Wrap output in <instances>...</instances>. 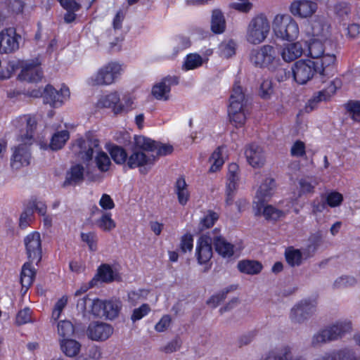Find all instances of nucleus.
I'll list each match as a JSON object with an SVG mask.
<instances>
[{"label": "nucleus", "mask_w": 360, "mask_h": 360, "mask_svg": "<svg viewBox=\"0 0 360 360\" xmlns=\"http://www.w3.org/2000/svg\"><path fill=\"white\" fill-rule=\"evenodd\" d=\"M20 121L26 124V131H21L18 138L20 143L12 148L10 165L14 171L20 170L30 164L32 158L30 146L33 141L34 131L37 126L35 118L30 115L20 117Z\"/></svg>", "instance_id": "nucleus-1"}, {"label": "nucleus", "mask_w": 360, "mask_h": 360, "mask_svg": "<svg viewBox=\"0 0 360 360\" xmlns=\"http://www.w3.org/2000/svg\"><path fill=\"white\" fill-rule=\"evenodd\" d=\"M309 54L315 59L319 74L330 77L336 72V56L335 44L330 40L313 38L309 45Z\"/></svg>", "instance_id": "nucleus-2"}, {"label": "nucleus", "mask_w": 360, "mask_h": 360, "mask_svg": "<svg viewBox=\"0 0 360 360\" xmlns=\"http://www.w3.org/2000/svg\"><path fill=\"white\" fill-rule=\"evenodd\" d=\"M246 103L241 86L236 82L229 98L228 113L230 122L236 127H242L245 122L248 114Z\"/></svg>", "instance_id": "nucleus-3"}, {"label": "nucleus", "mask_w": 360, "mask_h": 360, "mask_svg": "<svg viewBox=\"0 0 360 360\" xmlns=\"http://www.w3.org/2000/svg\"><path fill=\"white\" fill-rule=\"evenodd\" d=\"M352 330V323L349 320H339L315 333L311 338V345L319 347L341 339Z\"/></svg>", "instance_id": "nucleus-4"}, {"label": "nucleus", "mask_w": 360, "mask_h": 360, "mask_svg": "<svg viewBox=\"0 0 360 360\" xmlns=\"http://www.w3.org/2000/svg\"><path fill=\"white\" fill-rule=\"evenodd\" d=\"M272 27L276 37L281 40L293 41L299 36L298 24L288 14L276 15L272 22Z\"/></svg>", "instance_id": "nucleus-5"}, {"label": "nucleus", "mask_w": 360, "mask_h": 360, "mask_svg": "<svg viewBox=\"0 0 360 360\" xmlns=\"http://www.w3.org/2000/svg\"><path fill=\"white\" fill-rule=\"evenodd\" d=\"M270 32V23L264 14H258L251 19L246 29L248 43L258 45L265 41Z\"/></svg>", "instance_id": "nucleus-6"}, {"label": "nucleus", "mask_w": 360, "mask_h": 360, "mask_svg": "<svg viewBox=\"0 0 360 360\" xmlns=\"http://www.w3.org/2000/svg\"><path fill=\"white\" fill-rule=\"evenodd\" d=\"M251 63L256 67L275 70L281 65V60L275 47L266 44L254 49L250 54Z\"/></svg>", "instance_id": "nucleus-7"}, {"label": "nucleus", "mask_w": 360, "mask_h": 360, "mask_svg": "<svg viewBox=\"0 0 360 360\" xmlns=\"http://www.w3.org/2000/svg\"><path fill=\"white\" fill-rule=\"evenodd\" d=\"M99 145V141L94 136L87 134L75 141L71 152L79 160L89 162L94 158V153L98 151Z\"/></svg>", "instance_id": "nucleus-8"}, {"label": "nucleus", "mask_w": 360, "mask_h": 360, "mask_svg": "<svg viewBox=\"0 0 360 360\" xmlns=\"http://www.w3.org/2000/svg\"><path fill=\"white\" fill-rule=\"evenodd\" d=\"M122 65L116 62H110L102 66L88 79L91 86H108L115 82L121 75Z\"/></svg>", "instance_id": "nucleus-9"}, {"label": "nucleus", "mask_w": 360, "mask_h": 360, "mask_svg": "<svg viewBox=\"0 0 360 360\" xmlns=\"http://www.w3.org/2000/svg\"><path fill=\"white\" fill-rule=\"evenodd\" d=\"M292 72L295 80L300 84H306L314 76L319 74L316 63L309 59H301L294 63Z\"/></svg>", "instance_id": "nucleus-10"}, {"label": "nucleus", "mask_w": 360, "mask_h": 360, "mask_svg": "<svg viewBox=\"0 0 360 360\" xmlns=\"http://www.w3.org/2000/svg\"><path fill=\"white\" fill-rule=\"evenodd\" d=\"M104 300L98 298H91L85 295L77 300V309L81 311L84 316H92L94 318H103L105 316Z\"/></svg>", "instance_id": "nucleus-11"}, {"label": "nucleus", "mask_w": 360, "mask_h": 360, "mask_svg": "<svg viewBox=\"0 0 360 360\" xmlns=\"http://www.w3.org/2000/svg\"><path fill=\"white\" fill-rule=\"evenodd\" d=\"M316 311V305L315 302L302 300L291 309L290 319L295 323H303L311 317Z\"/></svg>", "instance_id": "nucleus-12"}, {"label": "nucleus", "mask_w": 360, "mask_h": 360, "mask_svg": "<svg viewBox=\"0 0 360 360\" xmlns=\"http://www.w3.org/2000/svg\"><path fill=\"white\" fill-rule=\"evenodd\" d=\"M28 259L38 264L42 256L41 240L39 233L34 231L28 234L24 239Z\"/></svg>", "instance_id": "nucleus-13"}, {"label": "nucleus", "mask_w": 360, "mask_h": 360, "mask_svg": "<svg viewBox=\"0 0 360 360\" xmlns=\"http://www.w3.org/2000/svg\"><path fill=\"white\" fill-rule=\"evenodd\" d=\"M20 36L13 27L6 28L0 32V53H11L19 49Z\"/></svg>", "instance_id": "nucleus-14"}, {"label": "nucleus", "mask_w": 360, "mask_h": 360, "mask_svg": "<svg viewBox=\"0 0 360 360\" xmlns=\"http://www.w3.org/2000/svg\"><path fill=\"white\" fill-rule=\"evenodd\" d=\"M70 94L69 89L65 86H63L60 91H57L52 86L47 85L44 91V102L52 107L58 108L69 98Z\"/></svg>", "instance_id": "nucleus-15"}, {"label": "nucleus", "mask_w": 360, "mask_h": 360, "mask_svg": "<svg viewBox=\"0 0 360 360\" xmlns=\"http://www.w3.org/2000/svg\"><path fill=\"white\" fill-rule=\"evenodd\" d=\"M38 59L32 61H23L21 64V72L18 78L29 82H37L42 78V72Z\"/></svg>", "instance_id": "nucleus-16"}, {"label": "nucleus", "mask_w": 360, "mask_h": 360, "mask_svg": "<svg viewBox=\"0 0 360 360\" xmlns=\"http://www.w3.org/2000/svg\"><path fill=\"white\" fill-rule=\"evenodd\" d=\"M212 243H213V240L211 232L203 234L199 238L195 253L199 264H205L212 258Z\"/></svg>", "instance_id": "nucleus-17"}, {"label": "nucleus", "mask_w": 360, "mask_h": 360, "mask_svg": "<svg viewBox=\"0 0 360 360\" xmlns=\"http://www.w3.org/2000/svg\"><path fill=\"white\" fill-rule=\"evenodd\" d=\"M178 83L179 79L176 77H165L153 85L151 94L158 100L167 101L169 98L172 86L176 85Z\"/></svg>", "instance_id": "nucleus-18"}, {"label": "nucleus", "mask_w": 360, "mask_h": 360, "mask_svg": "<svg viewBox=\"0 0 360 360\" xmlns=\"http://www.w3.org/2000/svg\"><path fill=\"white\" fill-rule=\"evenodd\" d=\"M156 158L154 155H147L142 151L134 150L128 158L127 165L130 169L140 168L141 172H146V167H150L155 162Z\"/></svg>", "instance_id": "nucleus-19"}, {"label": "nucleus", "mask_w": 360, "mask_h": 360, "mask_svg": "<svg viewBox=\"0 0 360 360\" xmlns=\"http://www.w3.org/2000/svg\"><path fill=\"white\" fill-rule=\"evenodd\" d=\"M211 234L216 252L224 258L231 257L235 252L234 245L221 236L217 229L211 231Z\"/></svg>", "instance_id": "nucleus-20"}, {"label": "nucleus", "mask_w": 360, "mask_h": 360, "mask_svg": "<svg viewBox=\"0 0 360 360\" xmlns=\"http://www.w3.org/2000/svg\"><path fill=\"white\" fill-rule=\"evenodd\" d=\"M317 4L309 0L294 1L290 7V13L300 18H308L311 16L317 10Z\"/></svg>", "instance_id": "nucleus-21"}, {"label": "nucleus", "mask_w": 360, "mask_h": 360, "mask_svg": "<svg viewBox=\"0 0 360 360\" xmlns=\"http://www.w3.org/2000/svg\"><path fill=\"white\" fill-rule=\"evenodd\" d=\"M113 333L111 326L105 323H92L87 330L88 337L95 341H103L107 340Z\"/></svg>", "instance_id": "nucleus-22"}, {"label": "nucleus", "mask_w": 360, "mask_h": 360, "mask_svg": "<svg viewBox=\"0 0 360 360\" xmlns=\"http://www.w3.org/2000/svg\"><path fill=\"white\" fill-rule=\"evenodd\" d=\"M248 163L253 167L259 168L264 166L266 158L262 148L256 144H250L245 152Z\"/></svg>", "instance_id": "nucleus-23"}, {"label": "nucleus", "mask_w": 360, "mask_h": 360, "mask_svg": "<svg viewBox=\"0 0 360 360\" xmlns=\"http://www.w3.org/2000/svg\"><path fill=\"white\" fill-rule=\"evenodd\" d=\"M304 53L302 44L300 41L284 44L281 49V56L285 62H292L300 58Z\"/></svg>", "instance_id": "nucleus-24"}, {"label": "nucleus", "mask_w": 360, "mask_h": 360, "mask_svg": "<svg viewBox=\"0 0 360 360\" xmlns=\"http://www.w3.org/2000/svg\"><path fill=\"white\" fill-rule=\"evenodd\" d=\"M341 86L342 82L340 79L336 78L333 80L326 89L319 91L316 96H314V98L309 101L307 105V110L310 108V110H312L317 103L322 101H327L335 93L338 89L341 87Z\"/></svg>", "instance_id": "nucleus-25"}, {"label": "nucleus", "mask_w": 360, "mask_h": 360, "mask_svg": "<svg viewBox=\"0 0 360 360\" xmlns=\"http://www.w3.org/2000/svg\"><path fill=\"white\" fill-rule=\"evenodd\" d=\"M120 98L117 92H112L109 94L101 96L97 102L98 108H112L115 114L123 112L122 104L120 103Z\"/></svg>", "instance_id": "nucleus-26"}, {"label": "nucleus", "mask_w": 360, "mask_h": 360, "mask_svg": "<svg viewBox=\"0 0 360 360\" xmlns=\"http://www.w3.org/2000/svg\"><path fill=\"white\" fill-rule=\"evenodd\" d=\"M285 257L288 264L293 267L301 265L304 260L311 257V254H309L305 249L300 250L290 247L285 250Z\"/></svg>", "instance_id": "nucleus-27"}, {"label": "nucleus", "mask_w": 360, "mask_h": 360, "mask_svg": "<svg viewBox=\"0 0 360 360\" xmlns=\"http://www.w3.org/2000/svg\"><path fill=\"white\" fill-rule=\"evenodd\" d=\"M275 188L274 179L272 178L265 179L256 193V198L260 203L267 201L274 195Z\"/></svg>", "instance_id": "nucleus-28"}, {"label": "nucleus", "mask_w": 360, "mask_h": 360, "mask_svg": "<svg viewBox=\"0 0 360 360\" xmlns=\"http://www.w3.org/2000/svg\"><path fill=\"white\" fill-rule=\"evenodd\" d=\"M32 263L30 260L25 262L20 273V283L25 290L32 285L36 274L35 269L32 266Z\"/></svg>", "instance_id": "nucleus-29"}, {"label": "nucleus", "mask_w": 360, "mask_h": 360, "mask_svg": "<svg viewBox=\"0 0 360 360\" xmlns=\"http://www.w3.org/2000/svg\"><path fill=\"white\" fill-rule=\"evenodd\" d=\"M60 345L61 351L68 357L76 356L81 350V344L73 339L64 338L60 340Z\"/></svg>", "instance_id": "nucleus-30"}, {"label": "nucleus", "mask_w": 360, "mask_h": 360, "mask_svg": "<svg viewBox=\"0 0 360 360\" xmlns=\"http://www.w3.org/2000/svg\"><path fill=\"white\" fill-rule=\"evenodd\" d=\"M84 167L80 165L72 166L70 171L67 172L64 186L76 185L83 181Z\"/></svg>", "instance_id": "nucleus-31"}, {"label": "nucleus", "mask_w": 360, "mask_h": 360, "mask_svg": "<svg viewBox=\"0 0 360 360\" xmlns=\"http://www.w3.org/2000/svg\"><path fill=\"white\" fill-rule=\"evenodd\" d=\"M311 33L314 38L321 40H330V26L321 20H315L311 24Z\"/></svg>", "instance_id": "nucleus-32"}, {"label": "nucleus", "mask_w": 360, "mask_h": 360, "mask_svg": "<svg viewBox=\"0 0 360 360\" xmlns=\"http://www.w3.org/2000/svg\"><path fill=\"white\" fill-rule=\"evenodd\" d=\"M238 270L246 274H258L262 269V265L260 262L255 260H243L238 264Z\"/></svg>", "instance_id": "nucleus-33"}, {"label": "nucleus", "mask_w": 360, "mask_h": 360, "mask_svg": "<svg viewBox=\"0 0 360 360\" xmlns=\"http://www.w3.org/2000/svg\"><path fill=\"white\" fill-rule=\"evenodd\" d=\"M117 276V272L109 264H104L98 267L97 274L94 278H97L98 282L101 281L102 282L109 283L114 281Z\"/></svg>", "instance_id": "nucleus-34"}, {"label": "nucleus", "mask_w": 360, "mask_h": 360, "mask_svg": "<svg viewBox=\"0 0 360 360\" xmlns=\"http://www.w3.org/2000/svg\"><path fill=\"white\" fill-rule=\"evenodd\" d=\"M239 182V167L236 163L229 165L226 188L237 190Z\"/></svg>", "instance_id": "nucleus-35"}, {"label": "nucleus", "mask_w": 360, "mask_h": 360, "mask_svg": "<svg viewBox=\"0 0 360 360\" xmlns=\"http://www.w3.org/2000/svg\"><path fill=\"white\" fill-rule=\"evenodd\" d=\"M207 58H202L198 53H190L186 57L182 68L184 70H191L198 68L204 63L207 61Z\"/></svg>", "instance_id": "nucleus-36"}, {"label": "nucleus", "mask_w": 360, "mask_h": 360, "mask_svg": "<svg viewBox=\"0 0 360 360\" xmlns=\"http://www.w3.org/2000/svg\"><path fill=\"white\" fill-rule=\"evenodd\" d=\"M211 29L217 34L222 33L225 30V19L220 10L215 9L212 12Z\"/></svg>", "instance_id": "nucleus-37"}, {"label": "nucleus", "mask_w": 360, "mask_h": 360, "mask_svg": "<svg viewBox=\"0 0 360 360\" xmlns=\"http://www.w3.org/2000/svg\"><path fill=\"white\" fill-rule=\"evenodd\" d=\"M175 193L177 195L179 202L182 205H186L189 199V193L184 179L179 178L176 180Z\"/></svg>", "instance_id": "nucleus-38"}, {"label": "nucleus", "mask_w": 360, "mask_h": 360, "mask_svg": "<svg viewBox=\"0 0 360 360\" xmlns=\"http://www.w3.org/2000/svg\"><path fill=\"white\" fill-rule=\"evenodd\" d=\"M94 157L96 165L100 171L106 172L109 169L111 163L110 159L108 154L102 150L100 146L98 147V151L94 153Z\"/></svg>", "instance_id": "nucleus-39"}, {"label": "nucleus", "mask_w": 360, "mask_h": 360, "mask_svg": "<svg viewBox=\"0 0 360 360\" xmlns=\"http://www.w3.org/2000/svg\"><path fill=\"white\" fill-rule=\"evenodd\" d=\"M70 135L67 130H63L55 133L50 143V148L53 150H57L63 147L66 141L69 139Z\"/></svg>", "instance_id": "nucleus-40"}, {"label": "nucleus", "mask_w": 360, "mask_h": 360, "mask_svg": "<svg viewBox=\"0 0 360 360\" xmlns=\"http://www.w3.org/2000/svg\"><path fill=\"white\" fill-rule=\"evenodd\" d=\"M134 145L136 149L153 153L156 141L143 136H138L134 138Z\"/></svg>", "instance_id": "nucleus-41"}, {"label": "nucleus", "mask_w": 360, "mask_h": 360, "mask_svg": "<svg viewBox=\"0 0 360 360\" xmlns=\"http://www.w3.org/2000/svg\"><path fill=\"white\" fill-rule=\"evenodd\" d=\"M96 225L103 231L109 232L115 228L116 223L110 213H103L101 217L96 221Z\"/></svg>", "instance_id": "nucleus-42"}, {"label": "nucleus", "mask_w": 360, "mask_h": 360, "mask_svg": "<svg viewBox=\"0 0 360 360\" xmlns=\"http://www.w3.org/2000/svg\"><path fill=\"white\" fill-rule=\"evenodd\" d=\"M336 360H360L354 348L345 347L335 349Z\"/></svg>", "instance_id": "nucleus-43"}, {"label": "nucleus", "mask_w": 360, "mask_h": 360, "mask_svg": "<svg viewBox=\"0 0 360 360\" xmlns=\"http://www.w3.org/2000/svg\"><path fill=\"white\" fill-rule=\"evenodd\" d=\"M120 309L121 305L120 302L104 300L103 310L105 311V318L108 319L116 318L119 314Z\"/></svg>", "instance_id": "nucleus-44"}, {"label": "nucleus", "mask_w": 360, "mask_h": 360, "mask_svg": "<svg viewBox=\"0 0 360 360\" xmlns=\"http://www.w3.org/2000/svg\"><path fill=\"white\" fill-rule=\"evenodd\" d=\"M223 150L224 148L219 147L212 154L210 158V162L211 163L210 171L211 172H215L218 171L224 165V161L221 156Z\"/></svg>", "instance_id": "nucleus-45"}, {"label": "nucleus", "mask_w": 360, "mask_h": 360, "mask_svg": "<svg viewBox=\"0 0 360 360\" xmlns=\"http://www.w3.org/2000/svg\"><path fill=\"white\" fill-rule=\"evenodd\" d=\"M318 184L315 179L311 178H302L299 181L300 195L312 194L314 193L315 186Z\"/></svg>", "instance_id": "nucleus-46"}, {"label": "nucleus", "mask_w": 360, "mask_h": 360, "mask_svg": "<svg viewBox=\"0 0 360 360\" xmlns=\"http://www.w3.org/2000/svg\"><path fill=\"white\" fill-rule=\"evenodd\" d=\"M323 198L327 205L330 207H339L343 201V195L338 191H330L326 193Z\"/></svg>", "instance_id": "nucleus-47"}, {"label": "nucleus", "mask_w": 360, "mask_h": 360, "mask_svg": "<svg viewBox=\"0 0 360 360\" xmlns=\"http://www.w3.org/2000/svg\"><path fill=\"white\" fill-rule=\"evenodd\" d=\"M58 335L64 338H69L71 337L75 332V328L72 323L69 321H61L58 323Z\"/></svg>", "instance_id": "nucleus-48"}, {"label": "nucleus", "mask_w": 360, "mask_h": 360, "mask_svg": "<svg viewBox=\"0 0 360 360\" xmlns=\"http://www.w3.org/2000/svg\"><path fill=\"white\" fill-rule=\"evenodd\" d=\"M110 153L112 159L117 164H124L127 163V154L124 148L117 146H113L110 150Z\"/></svg>", "instance_id": "nucleus-49"}, {"label": "nucleus", "mask_w": 360, "mask_h": 360, "mask_svg": "<svg viewBox=\"0 0 360 360\" xmlns=\"http://www.w3.org/2000/svg\"><path fill=\"white\" fill-rule=\"evenodd\" d=\"M219 52L221 57L228 58L236 53V44L233 41L222 42L219 46Z\"/></svg>", "instance_id": "nucleus-50"}, {"label": "nucleus", "mask_w": 360, "mask_h": 360, "mask_svg": "<svg viewBox=\"0 0 360 360\" xmlns=\"http://www.w3.org/2000/svg\"><path fill=\"white\" fill-rule=\"evenodd\" d=\"M322 243V236L320 233H316L312 234L309 238V244L307 248H304L309 254H311V256L316 251L318 248Z\"/></svg>", "instance_id": "nucleus-51"}, {"label": "nucleus", "mask_w": 360, "mask_h": 360, "mask_svg": "<svg viewBox=\"0 0 360 360\" xmlns=\"http://www.w3.org/2000/svg\"><path fill=\"white\" fill-rule=\"evenodd\" d=\"M82 240L86 243L89 250L96 251L97 250L98 237L94 232H87L81 233Z\"/></svg>", "instance_id": "nucleus-52"}, {"label": "nucleus", "mask_w": 360, "mask_h": 360, "mask_svg": "<svg viewBox=\"0 0 360 360\" xmlns=\"http://www.w3.org/2000/svg\"><path fill=\"white\" fill-rule=\"evenodd\" d=\"M292 348L288 345L280 348L276 354H269L265 360H287L290 357Z\"/></svg>", "instance_id": "nucleus-53"}, {"label": "nucleus", "mask_w": 360, "mask_h": 360, "mask_svg": "<svg viewBox=\"0 0 360 360\" xmlns=\"http://www.w3.org/2000/svg\"><path fill=\"white\" fill-rule=\"evenodd\" d=\"M356 280L354 277L350 276H342L338 277L333 283V288H343L353 286L356 284Z\"/></svg>", "instance_id": "nucleus-54"}, {"label": "nucleus", "mask_w": 360, "mask_h": 360, "mask_svg": "<svg viewBox=\"0 0 360 360\" xmlns=\"http://www.w3.org/2000/svg\"><path fill=\"white\" fill-rule=\"evenodd\" d=\"M219 219L217 213L213 211H209L204 217L201 219L200 226L202 230L204 228L207 229L214 225L215 221Z\"/></svg>", "instance_id": "nucleus-55"}, {"label": "nucleus", "mask_w": 360, "mask_h": 360, "mask_svg": "<svg viewBox=\"0 0 360 360\" xmlns=\"http://www.w3.org/2000/svg\"><path fill=\"white\" fill-rule=\"evenodd\" d=\"M274 92L272 82L270 79H264L260 84L259 96L263 99H268Z\"/></svg>", "instance_id": "nucleus-56"}, {"label": "nucleus", "mask_w": 360, "mask_h": 360, "mask_svg": "<svg viewBox=\"0 0 360 360\" xmlns=\"http://www.w3.org/2000/svg\"><path fill=\"white\" fill-rule=\"evenodd\" d=\"M284 212L271 205L264 207L263 215L266 219L277 220L284 216Z\"/></svg>", "instance_id": "nucleus-57"}, {"label": "nucleus", "mask_w": 360, "mask_h": 360, "mask_svg": "<svg viewBox=\"0 0 360 360\" xmlns=\"http://www.w3.org/2000/svg\"><path fill=\"white\" fill-rule=\"evenodd\" d=\"M150 311V307L148 304H143L139 308L134 309L131 316V319L133 322H136L141 320L142 318L146 316Z\"/></svg>", "instance_id": "nucleus-58"}, {"label": "nucleus", "mask_w": 360, "mask_h": 360, "mask_svg": "<svg viewBox=\"0 0 360 360\" xmlns=\"http://www.w3.org/2000/svg\"><path fill=\"white\" fill-rule=\"evenodd\" d=\"M345 35L350 39H355L360 37V25L351 23L346 25L344 24Z\"/></svg>", "instance_id": "nucleus-59"}, {"label": "nucleus", "mask_w": 360, "mask_h": 360, "mask_svg": "<svg viewBox=\"0 0 360 360\" xmlns=\"http://www.w3.org/2000/svg\"><path fill=\"white\" fill-rule=\"evenodd\" d=\"M67 303H68V297L67 296H63L60 299H59L57 301V302L55 304L53 311L52 312V319H53L56 321L60 318V314L63 311L65 307L66 306Z\"/></svg>", "instance_id": "nucleus-60"}, {"label": "nucleus", "mask_w": 360, "mask_h": 360, "mask_svg": "<svg viewBox=\"0 0 360 360\" xmlns=\"http://www.w3.org/2000/svg\"><path fill=\"white\" fill-rule=\"evenodd\" d=\"M347 110L352 115L354 120L360 121V102L352 101L347 104Z\"/></svg>", "instance_id": "nucleus-61"}, {"label": "nucleus", "mask_w": 360, "mask_h": 360, "mask_svg": "<svg viewBox=\"0 0 360 360\" xmlns=\"http://www.w3.org/2000/svg\"><path fill=\"white\" fill-rule=\"evenodd\" d=\"M31 311L29 308L25 307L20 310L16 316V323L18 325L27 323L32 321Z\"/></svg>", "instance_id": "nucleus-62"}, {"label": "nucleus", "mask_w": 360, "mask_h": 360, "mask_svg": "<svg viewBox=\"0 0 360 360\" xmlns=\"http://www.w3.org/2000/svg\"><path fill=\"white\" fill-rule=\"evenodd\" d=\"M172 323V318L169 315H164L160 321L155 324V330L158 333H162L168 329Z\"/></svg>", "instance_id": "nucleus-63"}, {"label": "nucleus", "mask_w": 360, "mask_h": 360, "mask_svg": "<svg viewBox=\"0 0 360 360\" xmlns=\"http://www.w3.org/2000/svg\"><path fill=\"white\" fill-rule=\"evenodd\" d=\"M290 153L294 157H302L305 155V145L301 141H297L292 146Z\"/></svg>", "instance_id": "nucleus-64"}]
</instances>
